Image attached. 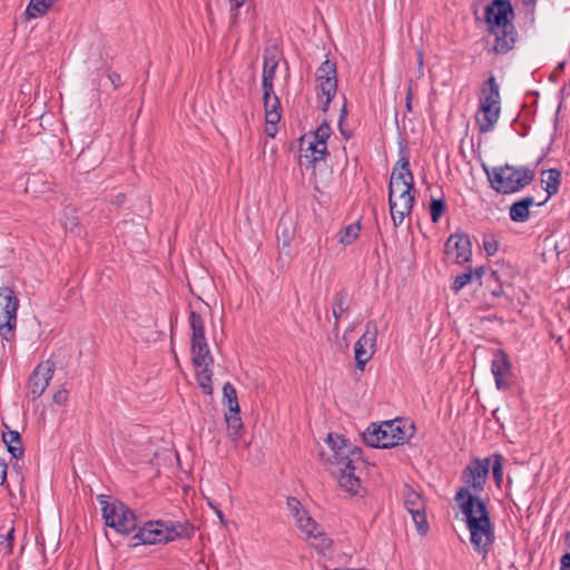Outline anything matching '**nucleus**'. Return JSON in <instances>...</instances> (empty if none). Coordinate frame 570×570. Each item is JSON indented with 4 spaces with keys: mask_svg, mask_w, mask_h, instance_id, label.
<instances>
[{
    "mask_svg": "<svg viewBox=\"0 0 570 570\" xmlns=\"http://www.w3.org/2000/svg\"><path fill=\"white\" fill-rule=\"evenodd\" d=\"M513 16L510 0H493L485 7L488 32L494 36V45L489 51L505 55L514 48L518 32L512 22Z\"/></svg>",
    "mask_w": 570,
    "mask_h": 570,
    "instance_id": "obj_1",
    "label": "nucleus"
},
{
    "mask_svg": "<svg viewBox=\"0 0 570 570\" xmlns=\"http://www.w3.org/2000/svg\"><path fill=\"white\" fill-rule=\"evenodd\" d=\"M459 508L470 531V541L473 548L485 557L495 540L494 524L491 520L487 502L469 498Z\"/></svg>",
    "mask_w": 570,
    "mask_h": 570,
    "instance_id": "obj_2",
    "label": "nucleus"
},
{
    "mask_svg": "<svg viewBox=\"0 0 570 570\" xmlns=\"http://www.w3.org/2000/svg\"><path fill=\"white\" fill-rule=\"evenodd\" d=\"M491 188L502 195L518 193L530 185L535 177V170L525 166L502 165L491 170L485 168Z\"/></svg>",
    "mask_w": 570,
    "mask_h": 570,
    "instance_id": "obj_3",
    "label": "nucleus"
},
{
    "mask_svg": "<svg viewBox=\"0 0 570 570\" xmlns=\"http://www.w3.org/2000/svg\"><path fill=\"white\" fill-rule=\"evenodd\" d=\"M491 461V458H474L462 470L461 481L464 485L460 487L454 495V501L459 507L460 504H463V502L465 503L469 498H473L476 501H484L479 497V494L484 490Z\"/></svg>",
    "mask_w": 570,
    "mask_h": 570,
    "instance_id": "obj_4",
    "label": "nucleus"
},
{
    "mask_svg": "<svg viewBox=\"0 0 570 570\" xmlns=\"http://www.w3.org/2000/svg\"><path fill=\"white\" fill-rule=\"evenodd\" d=\"M98 501L101 505L105 524L118 533L129 534L138 528L135 512L119 500L108 501V497L100 494Z\"/></svg>",
    "mask_w": 570,
    "mask_h": 570,
    "instance_id": "obj_5",
    "label": "nucleus"
},
{
    "mask_svg": "<svg viewBox=\"0 0 570 570\" xmlns=\"http://www.w3.org/2000/svg\"><path fill=\"white\" fill-rule=\"evenodd\" d=\"M0 335L6 341H11L17 326V311L19 299L16 292L9 286L0 287Z\"/></svg>",
    "mask_w": 570,
    "mask_h": 570,
    "instance_id": "obj_6",
    "label": "nucleus"
},
{
    "mask_svg": "<svg viewBox=\"0 0 570 570\" xmlns=\"http://www.w3.org/2000/svg\"><path fill=\"white\" fill-rule=\"evenodd\" d=\"M173 541L167 522L163 520L147 521L130 537L129 546L135 548L140 544H166Z\"/></svg>",
    "mask_w": 570,
    "mask_h": 570,
    "instance_id": "obj_7",
    "label": "nucleus"
},
{
    "mask_svg": "<svg viewBox=\"0 0 570 570\" xmlns=\"http://www.w3.org/2000/svg\"><path fill=\"white\" fill-rule=\"evenodd\" d=\"M325 442L332 452L326 459L331 468H333L332 470L340 471L341 468L356 469L354 458H351L350 449H352V443L350 440L328 433Z\"/></svg>",
    "mask_w": 570,
    "mask_h": 570,
    "instance_id": "obj_8",
    "label": "nucleus"
},
{
    "mask_svg": "<svg viewBox=\"0 0 570 570\" xmlns=\"http://www.w3.org/2000/svg\"><path fill=\"white\" fill-rule=\"evenodd\" d=\"M404 508L412 515L417 533L425 535L430 529L426 519L425 501L419 492L410 487H405L404 490Z\"/></svg>",
    "mask_w": 570,
    "mask_h": 570,
    "instance_id": "obj_9",
    "label": "nucleus"
},
{
    "mask_svg": "<svg viewBox=\"0 0 570 570\" xmlns=\"http://www.w3.org/2000/svg\"><path fill=\"white\" fill-rule=\"evenodd\" d=\"M376 337V323L374 321H368L365 325V332L354 345L356 368L361 372L364 371L366 363L372 358L374 354Z\"/></svg>",
    "mask_w": 570,
    "mask_h": 570,
    "instance_id": "obj_10",
    "label": "nucleus"
},
{
    "mask_svg": "<svg viewBox=\"0 0 570 570\" xmlns=\"http://www.w3.org/2000/svg\"><path fill=\"white\" fill-rule=\"evenodd\" d=\"M410 181L412 185H414V176L410 168L409 157L402 156L393 168L389 184L390 212H393V208L395 207L397 189H401L402 186H410Z\"/></svg>",
    "mask_w": 570,
    "mask_h": 570,
    "instance_id": "obj_11",
    "label": "nucleus"
},
{
    "mask_svg": "<svg viewBox=\"0 0 570 570\" xmlns=\"http://www.w3.org/2000/svg\"><path fill=\"white\" fill-rule=\"evenodd\" d=\"M316 81L322 94L326 97L323 110L325 111L336 95L337 90V72L335 62L326 59L316 70Z\"/></svg>",
    "mask_w": 570,
    "mask_h": 570,
    "instance_id": "obj_12",
    "label": "nucleus"
},
{
    "mask_svg": "<svg viewBox=\"0 0 570 570\" xmlns=\"http://www.w3.org/2000/svg\"><path fill=\"white\" fill-rule=\"evenodd\" d=\"M56 365L50 360L39 363L28 379V394L32 400L40 397L49 385Z\"/></svg>",
    "mask_w": 570,
    "mask_h": 570,
    "instance_id": "obj_13",
    "label": "nucleus"
},
{
    "mask_svg": "<svg viewBox=\"0 0 570 570\" xmlns=\"http://www.w3.org/2000/svg\"><path fill=\"white\" fill-rule=\"evenodd\" d=\"M415 187L410 183V186H402L397 189L395 197V207L390 212L394 227L400 226L405 216L412 212L415 197Z\"/></svg>",
    "mask_w": 570,
    "mask_h": 570,
    "instance_id": "obj_14",
    "label": "nucleus"
},
{
    "mask_svg": "<svg viewBox=\"0 0 570 570\" xmlns=\"http://www.w3.org/2000/svg\"><path fill=\"white\" fill-rule=\"evenodd\" d=\"M445 254L455 252V263L463 265L469 263L472 257V244L468 234L454 233L449 236L444 245Z\"/></svg>",
    "mask_w": 570,
    "mask_h": 570,
    "instance_id": "obj_15",
    "label": "nucleus"
},
{
    "mask_svg": "<svg viewBox=\"0 0 570 570\" xmlns=\"http://www.w3.org/2000/svg\"><path fill=\"white\" fill-rule=\"evenodd\" d=\"M363 441L371 448L389 449L395 446L392 432L381 424L372 423L363 433Z\"/></svg>",
    "mask_w": 570,
    "mask_h": 570,
    "instance_id": "obj_16",
    "label": "nucleus"
},
{
    "mask_svg": "<svg viewBox=\"0 0 570 570\" xmlns=\"http://www.w3.org/2000/svg\"><path fill=\"white\" fill-rule=\"evenodd\" d=\"M301 165H304L303 159L306 160V165L315 166L316 163L323 160L328 155L327 145H318L312 140L311 135H303L299 138Z\"/></svg>",
    "mask_w": 570,
    "mask_h": 570,
    "instance_id": "obj_17",
    "label": "nucleus"
},
{
    "mask_svg": "<svg viewBox=\"0 0 570 570\" xmlns=\"http://www.w3.org/2000/svg\"><path fill=\"white\" fill-rule=\"evenodd\" d=\"M287 508L296 520L297 527L304 533H313L317 529V523L303 509L302 503L294 497L287 498Z\"/></svg>",
    "mask_w": 570,
    "mask_h": 570,
    "instance_id": "obj_18",
    "label": "nucleus"
},
{
    "mask_svg": "<svg viewBox=\"0 0 570 570\" xmlns=\"http://www.w3.org/2000/svg\"><path fill=\"white\" fill-rule=\"evenodd\" d=\"M500 106L479 105L475 121L480 132H489L494 128L500 117Z\"/></svg>",
    "mask_w": 570,
    "mask_h": 570,
    "instance_id": "obj_19",
    "label": "nucleus"
},
{
    "mask_svg": "<svg viewBox=\"0 0 570 570\" xmlns=\"http://www.w3.org/2000/svg\"><path fill=\"white\" fill-rule=\"evenodd\" d=\"M500 88L493 73L490 75L480 89L479 105L500 106Z\"/></svg>",
    "mask_w": 570,
    "mask_h": 570,
    "instance_id": "obj_20",
    "label": "nucleus"
},
{
    "mask_svg": "<svg viewBox=\"0 0 570 570\" xmlns=\"http://www.w3.org/2000/svg\"><path fill=\"white\" fill-rule=\"evenodd\" d=\"M562 179V173L558 168H550L548 170L542 171L541 183L544 185V190L547 191V197L539 202L537 205H544L552 196L557 195L560 188Z\"/></svg>",
    "mask_w": 570,
    "mask_h": 570,
    "instance_id": "obj_21",
    "label": "nucleus"
},
{
    "mask_svg": "<svg viewBox=\"0 0 570 570\" xmlns=\"http://www.w3.org/2000/svg\"><path fill=\"white\" fill-rule=\"evenodd\" d=\"M384 426L392 432L395 446L407 442L414 433V425L406 426L403 420L384 421Z\"/></svg>",
    "mask_w": 570,
    "mask_h": 570,
    "instance_id": "obj_22",
    "label": "nucleus"
},
{
    "mask_svg": "<svg viewBox=\"0 0 570 570\" xmlns=\"http://www.w3.org/2000/svg\"><path fill=\"white\" fill-rule=\"evenodd\" d=\"M191 354L193 364L196 367H202L204 364H213L214 360L210 354L206 337L191 338Z\"/></svg>",
    "mask_w": 570,
    "mask_h": 570,
    "instance_id": "obj_23",
    "label": "nucleus"
},
{
    "mask_svg": "<svg viewBox=\"0 0 570 570\" xmlns=\"http://www.w3.org/2000/svg\"><path fill=\"white\" fill-rule=\"evenodd\" d=\"M355 469H343L340 471L332 470L333 474H337L340 487L351 495H356L361 488V480L354 473Z\"/></svg>",
    "mask_w": 570,
    "mask_h": 570,
    "instance_id": "obj_24",
    "label": "nucleus"
},
{
    "mask_svg": "<svg viewBox=\"0 0 570 570\" xmlns=\"http://www.w3.org/2000/svg\"><path fill=\"white\" fill-rule=\"evenodd\" d=\"M535 203L532 196L523 197L514 203L509 208V216L515 223H524L529 219L530 207Z\"/></svg>",
    "mask_w": 570,
    "mask_h": 570,
    "instance_id": "obj_25",
    "label": "nucleus"
},
{
    "mask_svg": "<svg viewBox=\"0 0 570 570\" xmlns=\"http://www.w3.org/2000/svg\"><path fill=\"white\" fill-rule=\"evenodd\" d=\"M7 431L2 433V441L6 444L8 452L14 459L23 456L24 450L22 444L21 435L18 431L10 430L8 425H4Z\"/></svg>",
    "mask_w": 570,
    "mask_h": 570,
    "instance_id": "obj_26",
    "label": "nucleus"
},
{
    "mask_svg": "<svg viewBox=\"0 0 570 570\" xmlns=\"http://www.w3.org/2000/svg\"><path fill=\"white\" fill-rule=\"evenodd\" d=\"M263 58H264V66H263L262 82L274 83L276 69L278 66L277 50L269 49V48L265 49Z\"/></svg>",
    "mask_w": 570,
    "mask_h": 570,
    "instance_id": "obj_27",
    "label": "nucleus"
},
{
    "mask_svg": "<svg viewBox=\"0 0 570 570\" xmlns=\"http://www.w3.org/2000/svg\"><path fill=\"white\" fill-rule=\"evenodd\" d=\"M348 311V293L345 288L340 289L335 293L332 303V313L335 318L334 328H338L340 318Z\"/></svg>",
    "mask_w": 570,
    "mask_h": 570,
    "instance_id": "obj_28",
    "label": "nucleus"
},
{
    "mask_svg": "<svg viewBox=\"0 0 570 570\" xmlns=\"http://www.w3.org/2000/svg\"><path fill=\"white\" fill-rule=\"evenodd\" d=\"M511 371V363L508 354L503 350H497L491 363L493 376L507 375Z\"/></svg>",
    "mask_w": 570,
    "mask_h": 570,
    "instance_id": "obj_29",
    "label": "nucleus"
},
{
    "mask_svg": "<svg viewBox=\"0 0 570 570\" xmlns=\"http://www.w3.org/2000/svg\"><path fill=\"white\" fill-rule=\"evenodd\" d=\"M166 522L169 534L173 537V541L176 539H190L195 533V528L188 522L181 523L171 520Z\"/></svg>",
    "mask_w": 570,
    "mask_h": 570,
    "instance_id": "obj_30",
    "label": "nucleus"
},
{
    "mask_svg": "<svg viewBox=\"0 0 570 570\" xmlns=\"http://www.w3.org/2000/svg\"><path fill=\"white\" fill-rule=\"evenodd\" d=\"M239 413L240 412H235V411H228L227 413H225V421L227 424L228 436L233 441H237L240 438L242 431L244 429Z\"/></svg>",
    "mask_w": 570,
    "mask_h": 570,
    "instance_id": "obj_31",
    "label": "nucleus"
},
{
    "mask_svg": "<svg viewBox=\"0 0 570 570\" xmlns=\"http://www.w3.org/2000/svg\"><path fill=\"white\" fill-rule=\"evenodd\" d=\"M265 120L267 125H276L281 120V101L277 96H273V99L264 102Z\"/></svg>",
    "mask_w": 570,
    "mask_h": 570,
    "instance_id": "obj_32",
    "label": "nucleus"
},
{
    "mask_svg": "<svg viewBox=\"0 0 570 570\" xmlns=\"http://www.w3.org/2000/svg\"><path fill=\"white\" fill-rule=\"evenodd\" d=\"M212 364H204L202 370L197 372V382L200 386L202 391L206 395H210L213 393L212 386V377L213 371L210 370Z\"/></svg>",
    "mask_w": 570,
    "mask_h": 570,
    "instance_id": "obj_33",
    "label": "nucleus"
},
{
    "mask_svg": "<svg viewBox=\"0 0 570 570\" xmlns=\"http://www.w3.org/2000/svg\"><path fill=\"white\" fill-rule=\"evenodd\" d=\"M223 403L228 406V411L240 412L236 389L229 382L223 386Z\"/></svg>",
    "mask_w": 570,
    "mask_h": 570,
    "instance_id": "obj_34",
    "label": "nucleus"
},
{
    "mask_svg": "<svg viewBox=\"0 0 570 570\" xmlns=\"http://www.w3.org/2000/svg\"><path fill=\"white\" fill-rule=\"evenodd\" d=\"M52 6L51 0H30L24 13L28 18H36L45 14Z\"/></svg>",
    "mask_w": 570,
    "mask_h": 570,
    "instance_id": "obj_35",
    "label": "nucleus"
},
{
    "mask_svg": "<svg viewBox=\"0 0 570 570\" xmlns=\"http://www.w3.org/2000/svg\"><path fill=\"white\" fill-rule=\"evenodd\" d=\"M189 326L191 330V338L205 337V326L202 315L196 311H190L188 316Z\"/></svg>",
    "mask_w": 570,
    "mask_h": 570,
    "instance_id": "obj_36",
    "label": "nucleus"
},
{
    "mask_svg": "<svg viewBox=\"0 0 570 570\" xmlns=\"http://www.w3.org/2000/svg\"><path fill=\"white\" fill-rule=\"evenodd\" d=\"M305 534L311 541V544L322 552L330 549L332 546V540L324 532L320 531L318 528L313 530V533Z\"/></svg>",
    "mask_w": 570,
    "mask_h": 570,
    "instance_id": "obj_37",
    "label": "nucleus"
},
{
    "mask_svg": "<svg viewBox=\"0 0 570 570\" xmlns=\"http://www.w3.org/2000/svg\"><path fill=\"white\" fill-rule=\"evenodd\" d=\"M492 459L491 461V468H492V474L494 482L498 488L501 487L503 482V461L504 458L501 453H494L490 456Z\"/></svg>",
    "mask_w": 570,
    "mask_h": 570,
    "instance_id": "obj_38",
    "label": "nucleus"
},
{
    "mask_svg": "<svg viewBox=\"0 0 570 570\" xmlns=\"http://www.w3.org/2000/svg\"><path fill=\"white\" fill-rule=\"evenodd\" d=\"M332 132L330 124L324 120L314 131H309L306 135L312 136V140L318 145H326L327 139Z\"/></svg>",
    "mask_w": 570,
    "mask_h": 570,
    "instance_id": "obj_39",
    "label": "nucleus"
},
{
    "mask_svg": "<svg viewBox=\"0 0 570 570\" xmlns=\"http://www.w3.org/2000/svg\"><path fill=\"white\" fill-rule=\"evenodd\" d=\"M472 267H468L463 273L456 275L452 283L451 289L458 294L463 287L473 281Z\"/></svg>",
    "mask_w": 570,
    "mask_h": 570,
    "instance_id": "obj_40",
    "label": "nucleus"
},
{
    "mask_svg": "<svg viewBox=\"0 0 570 570\" xmlns=\"http://www.w3.org/2000/svg\"><path fill=\"white\" fill-rule=\"evenodd\" d=\"M446 209V204L443 198H432L430 203V214L433 223H438Z\"/></svg>",
    "mask_w": 570,
    "mask_h": 570,
    "instance_id": "obj_41",
    "label": "nucleus"
},
{
    "mask_svg": "<svg viewBox=\"0 0 570 570\" xmlns=\"http://www.w3.org/2000/svg\"><path fill=\"white\" fill-rule=\"evenodd\" d=\"M360 233V225L358 224H351L346 226L341 234L340 243L344 245L352 244L357 237Z\"/></svg>",
    "mask_w": 570,
    "mask_h": 570,
    "instance_id": "obj_42",
    "label": "nucleus"
},
{
    "mask_svg": "<svg viewBox=\"0 0 570 570\" xmlns=\"http://www.w3.org/2000/svg\"><path fill=\"white\" fill-rule=\"evenodd\" d=\"M14 528H10L3 535L0 534V553L9 554L13 546Z\"/></svg>",
    "mask_w": 570,
    "mask_h": 570,
    "instance_id": "obj_43",
    "label": "nucleus"
},
{
    "mask_svg": "<svg viewBox=\"0 0 570 570\" xmlns=\"http://www.w3.org/2000/svg\"><path fill=\"white\" fill-rule=\"evenodd\" d=\"M483 247L489 256H493L499 249V243L493 236H490L484 238Z\"/></svg>",
    "mask_w": 570,
    "mask_h": 570,
    "instance_id": "obj_44",
    "label": "nucleus"
},
{
    "mask_svg": "<svg viewBox=\"0 0 570 570\" xmlns=\"http://www.w3.org/2000/svg\"><path fill=\"white\" fill-rule=\"evenodd\" d=\"M262 88H263V102H267L273 99V96H276L274 92V83L262 82Z\"/></svg>",
    "mask_w": 570,
    "mask_h": 570,
    "instance_id": "obj_45",
    "label": "nucleus"
},
{
    "mask_svg": "<svg viewBox=\"0 0 570 570\" xmlns=\"http://www.w3.org/2000/svg\"><path fill=\"white\" fill-rule=\"evenodd\" d=\"M68 395H69V393L66 389L58 390L52 395V401H53V403H56L58 405H63V404H66V402L68 400Z\"/></svg>",
    "mask_w": 570,
    "mask_h": 570,
    "instance_id": "obj_46",
    "label": "nucleus"
},
{
    "mask_svg": "<svg viewBox=\"0 0 570 570\" xmlns=\"http://www.w3.org/2000/svg\"><path fill=\"white\" fill-rule=\"evenodd\" d=\"M281 227H282V224L278 225L277 227V238L283 240V246H289V243H291V233L286 229V228H283L281 230Z\"/></svg>",
    "mask_w": 570,
    "mask_h": 570,
    "instance_id": "obj_47",
    "label": "nucleus"
},
{
    "mask_svg": "<svg viewBox=\"0 0 570 570\" xmlns=\"http://www.w3.org/2000/svg\"><path fill=\"white\" fill-rule=\"evenodd\" d=\"M108 78H109V80H110V82H111V85L114 86L115 89L119 88L121 86V83H122L121 82V77L117 72H110L108 75Z\"/></svg>",
    "mask_w": 570,
    "mask_h": 570,
    "instance_id": "obj_48",
    "label": "nucleus"
},
{
    "mask_svg": "<svg viewBox=\"0 0 570 570\" xmlns=\"http://www.w3.org/2000/svg\"><path fill=\"white\" fill-rule=\"evenodd\" d=\"M495 385L498 390H508L509 383L504 380V375L494 376Z\"/></svg>",
    "mask_w": 570,
    "mask_h": 570,
    "instance_id": "obj_49",
    "label": "nucleus"
},
{
    "mask_svg": "<svg viewBox=\"0 0 570 570\" xmlns=\"http://www.w3.org/2000/svg\"><path fill=\"white\" fill-rule=\"evenodd\" d=\"M351 450V458H354V464L358 461H361V455H362V449L356 446V445H353L352 444V449Z\"/></svg>",
    "mask_w": 570,
    "mask_h": 570,
    "instance_id": "obj_50",
    "label": "nucleus"
},
{
    "mask_svg": "<svg viewBox=\"0 0 570 570\" xmlns=\"http://www.w3.org/2000/svg\"><path fill=\"white\" fill-rule=\"evenodd\" d=\"M487 268L484 266H479L476 268H472L473 278L480 281L482 276L485 274Z\"/></svg>",
    "mask_w": 570,
    "mask_h": 570,
    "instance_id": "obj_51",
    "label": "nucleus"
},
{
    "mask_svg": "<svg viewBox=\"0 0 570 570\" xmlns=\"http://www.w3.org/2000/svg\"><path fill=\"white\" fill-rule=\"evenodd\" d=\"M561 568L560 570H570V553H566L561 557Z\"/></svg>",
    "mask_w": 570,
    "mask_h": 570,
    "instance_id": "obj_52",
    "label": "nucleus"
},
{
    "mask_svg": "<svg viewBox=\"0 0 570 570\" xmlns=\"http://www.w3.org/2000/svg\"><path fill=\"white\" fill-rule=\"evenodd\" d=\"M7 464L4 462H0V487L6 482L7 480Z\"/></svg>",
    "mask_w": 570,
    "mask_h": 570,
    "instance_id": "obj_53",
    "label": "nucleus"
},
{
    "mask_svg": "<svg viewBox=\"0 0 570 570\" xmlns=\"http://www.w3.org/2000/svg\"><path fill=\"white\" fill-rule=\"evenodd\" d=\"M405 107L407 111H412V90L411 87L407 89Z\"/></svg>",
    "mask_w": 570,
    "mask_h": 570,
    "instance_id": "obj_54",
    "label": "nucleus"
},
{
    "mask_svg": "<svg viewBox=\"0 0 570 570\" xmlns=\"http://www.w3.org/2000/svg\"><path fill=\"white\" fill-rule=\"evenodd\" d=\"M338 129L341 135L348 140L352 137V132L350 130L344 129L343 122H338Z\"/></svg>",
    "mask_w": 570,
    "mask_h": 570,
    "instance_id": "obj_55",
    "label": "nucleus"
},
{
    "mask_svg": "<svg viewBox=\"0 0 570 570\" xmlns=\"http://www.w3.org/2000/svg\"><path fill=\"white\" fill-rule=\"evenodd\" d=\"M491 294L494 297H500L503 295V288L501 284H498L493 289H491Z\"/></svg>",
    "mask_w": 570,
    "mask_h": 570,
    "instance_id": "obj_56",
    "label": "nucleus"
},
{
    "mask_svg": "<svg viewBox=\"0 0 570 570\" xmlns=\"http://www.w3.org/2000/svg\"><path fill=\"white\" fill-rule=\"evenodd\" d=\"M77 222H76V218H72L68 222L65 223V227L66 229H69V230H73V228L77 226Z\"/></svg>",
    "mask_w": 570,
    "mask_h": 570,
    "instance_id": "obj_57",
    "label": "nucleus"
},
{
    "mask_svg": "<svg viewBox=\"0 0 570 570\" xmlns=\"http://www.w3.org/2000/svg\"><path fill=\"white\" fill-rule=\"evenodd\" d=\"M230 2H232V10H236L244 4L245 0H230Z\"/></svg>",
    "mask_w": 570,
    "mask_h": 570,
    "instance_id": "obj_58",
    "label": "nucleus"
},
{
    "mask_svg": "<svg viewBox=\"0 0 570 570\" xmlns=\"http://www.w3.org/2000/svg\"><path fill=\"white\" fill-rule=\"evenodd\" d=\"M346 114H347V111H346V107H345V106H343V108L341 109V114H340L338 122H343V121H344V119H345V117H346Z\"/></svg>",
    "mask_w": 570,
    "mask_h": 570,
    "instance_id": "obj_59",
    "label": "nucleus"
},
{
    "mask_svg": "<svg viewBox=\"0 0 570 570\" xmlns=\"http://www.w3.org/2000/svg\"><path fill=\"white\" fill-rule=\"evenodd\" d=\"M124 200H125V195L124 194H119V195L116 196L115 203L117 205H120V204L124 203Z\"/></svg>",
    "mask_w": 570,
    "mask_h": 570,
    "instance_id": "obj_60",
    "label": "nucleus"
},
{
    "mask_svg": "<svg viewBox=\"0 0 570 570\" xmlns=\"http://www.w3.org/2000/svg\"><path fill=\"white\" fill-rule=\"evenodd\" d=\"M489 278L493 279L494 282H498L499 281L498 272L491 271Z\"/></svg>",
    "mask_w": 570,
    "mask_h": 570,
    "instance_id": "obj_61",
    "label": "nucleus"
},
{
    "mask_svg": "<svg viewBox=\"0 0 570 570\" xmlns=\"http://www.w3.org/2000/svg\"><path fill=\"white\" fill-rule=\"evenodd\" d=\"M216 514L218 515L219 520L224 522V514L220 510H216Z\"/></svg>",
    "mask_w": 570,
    "mask_h": 570,
    "instance_id": "obj_62",
    "label": "nucleus"
},
{
    "mask_svg": "<svg viewBox=\"0 0 570 570\" xmlns=\"http://www.w3.org/2000/svg\"><path fill=\"white\" fill-rule=\"evenodd\" d=\"M417 60H419V66L421 67L423 65V55L421 52L419 53Z\"/></svg>",
    "mask_w": 570,
    "mask_h": 570,
    "instance_id": "obj_63",
    "label": "nucleus"
},
{
    "mask_svg": "<svg viewBox=\"0 0 570 570\" xmlns=\"http://www.w3.org/2000/svg\"><path fill=\"white\" fill-rule=\"evenodd\" d=\"M266 131H267V135L269 137H274L275 136V130L273 132H269V128H266Z\"/></svg>",
    "mask_w": 570,
    "mask_h": 570,
    "instance_id": "obj_64",
    "label": "nucleus"
}]
</instances>
